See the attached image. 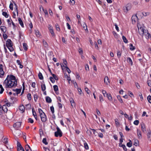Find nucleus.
Here are the masks:
<instances>
[{
  "label": "nucleus",
  "instance_id": "f257e3e1",
  "mask_svg": "<svg viewBox=\"0 0 151 151\" xmlns=\"http://www.w3.org/2000/svg\"><path fill=\"white\" fill-rule=\"evenodd\" d=\"M17 85V80L12 75H8L3 83L4 86L6 89L15 88Z\"/></svg>",
  "mask_w": 151,
  "mask_h": 151
},
{
  "label": "nucleus",
  "instance_id": "f03ea898",
  "mask_svg": "<svg viewBox=\"0 0 151 151\" xmlns=\"http://www.w3.org/2000/svg\"><path fill=\"white\" fill-rule=\"evenodd\" d=\"M137 27L139 34L142 37L144 36L146 39H148L151 37L150 34L147 30L145 29L143 24L142 23L137 22Z\"/></svg>",
  "mask_w": 151,
  "mask_h": 151
},
{
  "label": "nucleus",
  "instance_id": "7ed1b4c3",
  "mask_svg": "<svg viewBox=\"0 0 151 151\" xmlns=\"http://www.w3.org/2000/svg\"><path fill=\"white\" fill-rule=\"evenodd\" d=\"M6 45L7 47L11 52L13 51L14 49L12 47V41L10 39L8 40L6 42Z\"/></svg>",
  "mask_w": 151,
  "mask_h": 151
},
{
  "label": "nucleus",
  "instance_id": "20e7f679",
  "mask_svg": "<svg viewBox=\"0 0 151 151\" xmlns=\"http://www.w3.org/2000/svg\"><path fill=\"white\" fill-rule=\"evenodd\" d=\"M57 131L55 132V135L56 137L59 136L61 137L62 136V133L60 129L58 127L57 128Z\"/></svg>",
  "mask_w": 151,
  "mask_h": 151
},
{
  "label": "nucleus",
  "instance_id": "39448f33",
  "mask_svg": "<svg viewBox=\"0 0 151 151\" xmlns=\"http://www.w3.org/2000/svg\"><path fill=\"white\" fill-rule=\"evenodd\" d=\"M21 122H18L14 123L13 125V127L16 129H18L21 127Z\"/></svg>",
  "mask_w": 151,
  "mask_h": 151
},
{
  "label": "nucleus",
  "instance_id": "423d86ee",
  "mask_svg": "<svg viewBox=\"0 0 151 151\" xmlns=\"http://www.w3.org/2000/svg\"><path fill=\"white\" fill-rule=\"evenodd\" d=\"M137 15V14L136 15H133L132 17V23L133 24H134L138 20V18Z\"/></svg>",
  "mask_w": 151,
  "mask_h": 151
},
{
  "label": "nucleus",
  "instance_id": "0eeeda50",
  "mask_svg": "<svg viewBox=\"0 0 151 151\" xmlns=\"http://www.w3.org/2000/svg\"><path fill=\"white\" fill-rule=\"evenodd\" d=\"M48 29L50 32L51 33L52 36L54 37L55 36V35L54 32L53 27L51 25H49Z\"/></svg>",
  "mask_w": 151,
  "mask_h": 151
},
{
  "label": "nucleus",
  "instance_id": "6e6552de",
  "mask_svg": "<svg viewBox=\"0 0 151 151\" xmlns=\"http://www.w3.org/2000/svg\"><path fill=\"white\" fill-rule=\"evenodd\" d=\"M41 121L43 122H45L47 120L46 116L45 113L40 115Z\"/></svg>",
  "mask_w": 151,
  "mask_h": 151
},
{
  "label": "nucleus",
  "instance_id": "1a4fd4ad",
  "mask_svg": "<svg viewBox=\"0 0 151 151\" xmlns=\"http://www.w3.org/2000/svg\"><path fill=\"white\" fill-rule=\"evenodd\" d=\"M2 67L3 65H0V78L2 77L4 73Z\"/></svg>",
  "mask_w": 151,
  "mask_h": 151
},
{
  "label": "nucleus",
  "instance_id": "9d476101",
  "mask_svg": "<svg viewBox=\"0 0 151 151\" xmlns=\"http://www.w3.org/2000/svg\"><path fill=\"white\" fill-rule=\"evenodd\" d=\"M131 6L130 4H127L126 7L125 9H124L125 12H127L131 8Z\"/></svg>",
  "mask_w": 151,
  "mask_h": 151
},
{
  "label": "nucleus",
  "instance_id": "9b49d317",
  "mask_svg": "<svg viewBox=\"0 0 151 151\" xmlns=\"http://www.w3.org/2000/svg\"><path fill=\"white\" fill-rule=\"evenodd\" d=\"M141 14H142L143 15V16H146L147 15H149L150 13L148 12H143L142 13H141V12H139L137 13V15L138 16H139Z\"/></svg>",
  "mask_w": 151,
  "mask_h": 151
},
{
  "label": "nucleus",
  "instance_id": "f8f14e48",
  "mask_svg": "<svg viewBox=\"0 0 151 151\" xmlns=\"http://www.w3.org/2000/svg\"><path fill=\"white\" fill-rule=\"evenodd\" d=\"M21 89L22 88H17L16 89H13L12 90L13 91L15 92L17 94H18L21 92Z\"/></svg>",
  "mask_w": 151,
  "mask_h": 151
},
{
  "label": "nucleus",
  "instance_id": "ddd939ff",
  "mask_svg": "<svg viewBox=\"0 0 151 151\" xmlns=\"http://www.w3.org/2000/svg\"><path fill=\"white\" fill-rule=\"evenodd\" d=\"M137 133L138 138L139 139H141L142 138V136L141 132L139 130H137Z\"/></svg>",
  "mask_w": 151,
  "mask_h": 151
},
{
  "label": "nucleus",
  "instance_id": "4468645a",
  "mask_svg": "<svg viewBox=\"0 0 151 151\" xmlns=\"http://www.w3.org/2000/svg\"><path fill=\"white\" fill-rule=\"evenodd\" d=\"M19 109L20 110L22 113L24 111L25 108L24 106L23 105H21L19 106Z\"/></svg>",
  "mask_w": 151,
  "mask_h": 151
},
{
  "label": "nucleus",
  "instance_id": "2eb2a0df",
  "mask_svg": "<svg viewBox=\"0 0 151 151\" xmlns=\"http://www.w3.org/2000/svg\"><path fill=\"white\" fill-rule=\"evenodd\" d=\"M141 129L142 131L145 132L146 131V129L145 125L144 124H142L141 125Z\"/></svg>",
  "mask_w": 151,
  "mask_h": 151
},
{
  "label": "nucleus",
  "instance_id": "dca6fc26",
  "mask_svg": "<svg viewBox=\"0 0 151 151\" xmlns=\"http://www.w3.org/2000/svg\"><path fill=\"white\" fill-rule=\"evenodd\" d=\"M0 28L1 30L4 33L6 31V28L4 26H1L0 27Z\"/></svg>",
  "mask_w": 151,
  "mask_h": 151
},
{
  "label": "nucleus",
  "instance_id": "f3484780",
  "mask_svg": "<svg viewBox=\"0 0 151 151\" xmlns=\"http://www.w3.org/2000/svg\"><path fill=\"white\" fill-rule=\"evenodd\" d=\"M104 81L105 83L106 84H108V83H109V79L108 76H106L104 78Z\"/></svg>",
  "mask_w": 151,
  "mask_h": 151
},
{
  "label": "nucleus",
  "instance_id": "a211bd4d",
  "mask_svg": "<svg viewBox=\"0 0 151 151\" xmlns=\"http://www.w3.org/2000/svg\"><path fill=\"white\" fill-rule=\"evenodd\" d=\"M147 138L149 140H151V132L149 131L147 133Z\"/></svg>",
  "mask_w": 151,
  "mask_h": 151
},
{
  "label": "nucleus",
  "instance_id": "6ab92c4d",
  "mask_svg": "<svg viewBox=\"0 0 151 151\" xmlns=\"http://www.w3.org/2000/svg\"><path fill=\"white\" fill-rule=\"evenodd\" d=\"M119 146L121 147H122L124 150L126 151L127 150V149L125 145L122 144V143H119Z\"/></svg>",
  "mask_w": 151,
  "mask_h": 151
},
{
  "label": "nucleus",
  "instance_id": "aec40b11",
  "mask_svg": "<svg viewBox=\"0 0 151 151\" xmlns=\"http://www.w3.org/2000/svg\"><path fill=\"white\" fill-rule=\"evenodd\" d=\"M46 101L48 103H50L52 102L51 99L49 96H47L46 97Z\"/></svg>",
  "mask_w": 151,
  "mask_h": 151
},
{
  "label": "nucleus",
  "instance_id": "412c9836",
  "mask_svg": "<svg viewBox=\"0 0 151 151\" xmlns=\"http://www.w3.org/2000/svg\"><path fill=\"white\" fill-rule=\"evenodd\" d=\"M2 109L3 111H4L5 112H6L7 111V106H6V105H3L2 106Z\"/></svg>",
  "mask_w": 151,
  "mask_h": 151
},
{
  "label": "nucleus",
  "instance_id": "4be33fe9",
  "mask_svg": "<svg viewBox=\"0 0 151 151\" xmlns=\"http://www.w3.org/2000/svg\"><path fill=\"white\" fill-rule=\"evenodd\" d=\"M106 97H107L108 99L110 101L112 100V97L111 94H106Z\"/></svg>",
  "mask_w": 151,
  "mask_h": 151
},
{
  "label": "nucleus",
  "instance_id": "5701e85b",
  "mask_svg": "<svg viewBox=\"0 0 151 151\" xmlns=\"http://www.w3.org/2000/svg\"><path fill=\"white\" fill-rule=\"evenodd\" d=\"M18 21L19 22V23L21 25V26L22 27H24V24L23 23V22L22 21L21 19L20 18H18Z\"/></svg>",
  "mask_w": 151,
  "mask_h": 151
},
{
  "label": "nucleus",
  "instance_id": "b1692460",
  "mask_svg": "<svg viewBox=\"0 0 151 151\" xmlns=\"http://www.w3.org/2000/svg\"><path fill=\"white\" fill-rule=\"evenodd\" d=\"M35 33L37 37H40L41 35V34L38 30H35Z\"/></svg>",
  "mask_w": 151,
  "mask_h": 151
},
{
  "label": "nucleus",
  "instance_id": "393cba45",
  "mask_svg": "<svg viewBox=\"0 0 151 151\" xmlns=\"http://www.w3.org/2000/svg\"><path fill=\"white\" fill-rule=\"evenodd\" d=\"M84 145L85 148L86 150H88L89 149V147L88 145L85 141H84Z\"/></svg>",
  "mask_w": 151,
  "mask_h": 151
},
{
  "label": "nucleus",
  "instance_id": "a878e982",
  "mask_svg": "<svg viewBox=\"0 0 151 151\" xmlns=\"http://www.w3.org/2000/svg\"><path fill=\"white\" fill-rule=\"evenodd\" d=\"M127 61L128 63H129L131 65H132L133 64V63L132 60L130 58H127Z\"/></svg>",
  "mask_w": 151,
  "mask_h": 151
},
{
  "label": "nucleus",
  "instance_id": "bb28decb",
  "mask_svg": "<svg viewBox=\"0 0 151 151\" xmlns=\"http://www.w3.org/2000/svg\"><path fill=\"white\" fill-rule=\"evenodd\" d=\"M42 10L45 14V17H48V12H47V10L46 9H44L43 8H42Z\"/></svg>",
  "mask_w": 151,
  "mask_h": 151
},
{
  "label": "nucleus",
  "instance_id": "cd10ccee",
  "mask_svg": "<svg viewBox=\"0 0 151 151\" xmlns=\"http://www.w3.org/2000/svg\"><path fill=\"white\" fill-rule=\"evenodd\" d=\"M41 86L42 91H45L46 89V86L44 84L42 83Z\"/></svg>",
  "mask_w": 151,
  "mask_h": 151
},
{
  "label": "nucleus",
  "instance_id": "c85d7f7f",
  "mask_svg": "<svg viewBox=\"0 0 151 151\" xmlns=\"http://www.w3.org/2000/svg\"><path fill=\"white\" fill-rule=\"evenodd\" d=\"M32 112L33 115L36 119L37 120V115L36 113V112L33 110V109H32Z\"/></svg>",
  "mask_w": 151,
  "mask_h": 151
},
{
  "label": "nucleus",
  "instance_id": "c756f323",
  "mask_svg": "<svg viewBox=\"0 0 151 151\" xmlns=\"http://www.w3.org/2000/svg\"><path fill=\"white\" fill-rule=\"evenodd\" d=\"M51 75H52V77L54 78V80L55 79L56 80H58V78L56 75L54 74H52V73H51Z\"/></svg>",
  "mask_w": 151,
  "mask_h": 151
},
{
  "label": "nucleus",
  "instance_id": "7c9ffc66",
  "mask_svg": "<svg viewBox=\"0 0 151 151\" xmlns=\"http://www.w3.org/2000/svg\"><path fill=\"white\" fill-rule=\"evenodd\" d=\"M23 45L24 50H27L28 49L27 44L26 43H23Z\"/></svg>",
  "mask_w": 151,
  "mask_h": 151
},
{
  "label": "nucleus",
  "instance_id": "2f4dec72",
  "mask_svg": "<svg viewBox=\"0 0 151 151\" xmlns=\"http://www.w3.org/2000/svg\"><path fill=\"white\" fill-rule=\"evenodd\" d=\"M38 76L39 79L40 80H42L43 78L42 75V73L40 72L38 74Z\"/></svg>",
  "mask_w": 151,
  "mask_h": 151
},
{
  "label": "nucleus",
  "instance_id": "473e14b6",
  "mask_svg": "<svg viewBox=\"0 0 151 151\" xmlns=\"http://www.w3.org/2000/svg\"><path fill=\"white\" fill-rule=\"evenodd\" d=\"M4 90V89L2 85L0 84V93H2Z\"/></svg>",
  "mask_w": 151,
  "mask_h": 151
},
{
  "label": "nucleus",
  "instance_id": "72a5a7b5",
  "mask_svg": "<svg viewBox=\"0 0 151 151\" xmlns=\"http://www.w3.org/2000/svg\"><path fill=\"white\" fill-rule=\"evenodd\" d=\"M25 149L27 151H28V150H29V149H30V151H31V150L30 147L28 145H26L25 146Z\"/></svg>",
  "mask_w": 151,
  "mask_h": 151
},
{
  "label": "nucleus",
  "instance_id": "f704fd0d",
  "mask_svg": "<svg viewBox=\"0 0 151 151\" xmlns=\"http://www.w3.org/2000/svg\"><path fill=\"white\" fill-rule=\"evenodd\" d=\"M70 101L71 103V106H73L74 105H75L74 101L72 98L70 99Z\"/></svg>",
  "mask_w": 151,
  "mask_h": 151
},
{
  "label": "nucleus",
  "instance_id": "c9c22d12",
  "mask_svg": "<svg viewBox=\"0 0 151 151\" xmlns=\"http://www.w3.org/2000/svg\"><path fill=\"white\" fill-rule=\"evenodd\" d=\"M8 139L7 138H5L4 139L3 142L5 144H6L8 143Z\"/></svg>",
  "mask_w": 151,
  "mask_h": 151
},
{
  "label": "nucleus",
  "instance_id": "e433bc0d",
  "mask_svg": "<svg viewBox=\"0 0 151 151\" xmlns=\"http://www.w3.org/2000/svg\"><path fill=\"white\" fill-rule=\"evenodd\" d=\"M122 39L124 42L127 43L128 42V40L124 36H122Z\"/></svg>",
  "mask_w": 151,
  "mask_h": 151
},
{
  "label": "nucleus",
  "instance_id": "4c0bfd02",
  "mask_svg": "<svg viewBox=\"0 0 151 151\" xmlns=\"http://www.w3.org/2000/svg\"><path fill=\"white\" fill-rule=\"evenodd\" d=\"M117 98L119 100V101L121 103H122L123 102V100H122V98H121L120 96L119 95L117 96Z\"/></svg>",
  "mask_w": 151,
  "mask_h": 151
},
{
  "label": "nucleus",
  "instance_id": "58836bf2",
  "mask_svg": "<svg viewBox=\"0 0 151 151\" xmlns=\"http://www.w3.org/2000/svg\"><path fill=\"white\" fill-rule=\"evenodd\" d=\"M42 42L44 47H47L48 46V44L46 41L44 40H43Z\"/></svg>",
  "mask_w": 151,
  "mask_h": 151
},
{
  "label": "nucleus",
  "instance_id": "ea45409f",
  "mask_svg": "<svg viewBox=\"0 0 151 151\" xmlns=\"http://www.w3.org/2000/svg\"><path fill=\"white\" fill-rule=\"evenodd\" d=\"M53 87L54 90L55 91V92L57 91L58 90V87L57 85H55L54 86H53Z\"/></svg>",
  "mask_w": 151,
  "mask_h": 151
},
{
  "label": "nucleus",
  "instance_id": "a19ab883",
  "mask_svg": "<svg viewBox=\"0 0 151 151\" xmlns=\"http://www.w3.org/2000/svg\"><path fill=\"white\" fill-rule=\"evenodd\" d=\"M73 83L75 88H77L78 87V85L75 81H73Z\"/></svg>",
  "mask_w": 151,
  "mask_h": 151
},
{
  "label": "nucleus",
  "instance_id": "79ce46f5",
  "mask_svg": "<svg viewBox=\"0 0 151 151\" xmlns=\"http://www.w3.org/2000/svg\"><path fill=\"white\" fill-rule=\"evenodd\" d=\"M77 88L78 90V93L79 95H81L82 93V91L81 89L80 88H79L78 87Z\"/></svg>",
  "mask_w": 151,
  "mask_h": 151
},
{
  "label": "nucleus",
  "instance_id": "37998d69",
  "mask_svg": "<svg viewBox=\"0 0 151 151\" xmlns=\"http://www.w3.org/2000/svg\"><path fill=\"white\" fill-rule=\"evenodd\" d=\"M117 56L118 58H119L121 55V52L119 51H118L117 52Z\"/></svg>",
  "mask_w": 151,
  "mask_h": 151
},
{
  "label": "nucleus",
  "instance_id": "c03bdc74",
  "mask_svg": "<svg viewBox=\"0 0 151 151\" xmlns=\"http://www.w3.org/2000/svg\"><path fill=\"white\" fill-rule=\"evenodd\" d=\"M42 142L45 145H47L48 144L47 142L46 139L45 138H44L42 140Z\"/></svg>",
  "mask_w": 151,
  "mask_h": 151
},
{
  "label": "nucleus",
  "instance_id": "a18cd8bd",
  "mask_svg": "<svg viewBox=\"0 0 151 151\" xmlns=\"http://www.w3.org/2000/svg\"><path fill=\"white\" fill-rule=\"evenodd\" d=\"M2 15L6 18H8L9 16L7 13L5 12H2Z\"/></svg>",
  "mask_w": 151,
  "mask_h": 151
},
{
  "label": "nucleus",
  "instance_id": "49530a36",
  "mask_svg": "<svg viewBox=\"0 0 151 151\" xmlns=\"http://www.w3.org/2000/svg\"><path fill=\"white\" fill-rule=\"evenodd\" d=\"M65 76L67 78V80L68 81L69 83H70L69 81L71 80L70 77L69 76H68L67 74L65 75Z\"/></svg>",
  "mask_w": 151,
  "mask_h": 151
},
{
  "label": "nucleus",
  "instance_id": "de8ad7c7",
  "mask_svg": "<svg viewBox=\"0 0 151 151\" xmlns=\"http://www.w3.org/2000/svg\"><path fill=\"white\" fill-rule=\"evenodd\" d=\"M85 90L86 92L87 93H88V94H89L90 91L87 87H85Z\"/></svg>",
  "mask_w": 151,
  "mask_h": 151
},
{
  "label": "nucleus",
  "instance_id": "09e8293b",
  "mask_svg": "<svg viewBox=\"0 0 151 151\" xmlns=\"http://www.w3.org/2000/svg\"><path fill=\"white\" fill-rule=\"evenodd\" d=\"M38 110L40 115L44 113L41 109H39Z\"/></svg>",
  "mask_w": 151,
  "mask_h": 151
},
{
  "label": "nucleus",
  "instance_id": "8fccbe9b",
  "mask_svg": "<svg viewBox=\"0 0 151 151\" xmlns=\"http://www.w3.org/2000/svg\"><path fill=\"white\" fill-rule=\"evenodd\" d=\"M27 96L28 99L29 100H30L31 99V95L30 93H28Z\"/></svg>",
  "mask_w": 151,
  "mask_h": 151
},
{
  "label": "nucleus",
  "instance_id": "3c124183",
  "mask_svg": "<svg viewBox=\"0 0 151 151\" xmlns=\"http://www.w3.org/2000/svg\"><path fill=\"white\" fill-rule=\"evenodd\" d=\"M50 79L52 83H53L55 82V80L52 77H50Z\"/></svg>",
  "mask_w": 151,
  "mask_h": 151
},
{
  "label": "nucleus",
  "instance_id": "603ef678",
  "mask_svg": "<svg viewBox=\"0 0 151 151\" xmlns=\"http://www.w3.org/2000/svg\"><path fill=\"white\" fill-rule=\"evenodd\" d=\"M63 64H64V65H65V67L67 66V62L66 60L65 59H63Z\"/></svg>",
  "mask_w": 151,
  "mask_h": 151
},
{
  "label": "nucleus",
  "instance_id": "864d4df0",
  "mask_svg": "<svg viewBox=\"0 0 151 151\" xmlns=\"http://www.w3.org/2000/svg\"><path fill=\"white\" fill-rule=\"evenodd\" d=\"M99 100L101 102H102V101H103L104 100L103 98V96L101 95H99Z\"/></svg>",
  "mask_w": 151,
  "mask_h": 151
},
{
  "label": "nucleus",
  "instance_id": "5fc2aeb1",
  "mask_svg": "<svg viewBox=\"0 0 151 151\" xmlns=\"http://www.w3.org/2000/svg\"><path fill=\"white\" fill-rule=\"evenodd\" d=\"M147 99L148 101V102L150 103H151V96H148L147 97Z\"/></svg>",
  "mask_w": 151,
  "mask_h": 151
},
{
  "label": "nucleus",
  "instance_id": "6e6d98bb",
  "mask_svg": "<svg viewBox=\"0 0 151 151\" xmlns=\"http://www.w3.org/2000/svg\"><path fill=\"white\" fill-rule=\"evenodd\" d=\"M139 141L137 140H135L134 143V145L136 146H137L138 144Z\"/></svg>",
  "mask_w": 151,
  "mask_h": 151
},
{
  "label": "nucleus",
  "instance_id": "4d7b16f0",
  "mask_svg": "<svg viewBox=\"0 0 151 151\" xmlns=\"http://www.w3.org/2000/svg\"><path fill=\"white\" fill-rule=\"evenodd\" d=\"M83 27L85 29V30H87V27L86 24L84 23L83 24Z\"/></svg>",
  "mask_w": 151,
  "mask_h": 151
},
{
  "label": "nucleus",
  "instance_id": "13d9d810",
  "mask_svg": "<svg viewBox=\"0 0 151 151\" xmlns=\"http://www.w3.org/2000/svg\"><path fill=\"white\" fill-rule=\"evenodd\" d=\"M28 122L31 123H33L34 122V121L31 118H29L28 119Z\"/></svg>",
  "mask_w": 151,
  "mask_h": 151
},
{
  "label": "nucleus",
  "instance_id": "bf43d9fd",
  "mask_svg": "<svg viewBox=\"0 0 151 151\" xmlns=\"http://www.w3.org/2000/svg\"><path fill=\"white\" fill-rule=\"evenodd\" d=\"M34 97L35 101H36L38 98V96L37 94H35L34 96Z\"/></svg>",
  "mask_w": 151,
  "mask_h": 151
},
{
  "label": "nucleus",
  "instance_id": "052dcab7",
  "mask_svg": "<svg viewBox=\"0 0 151 151\" xmlns=\"http://www.w3.org/2000/svg\"><path fill=\"white\" fill-rule=\"evenodd\" d=\"M139 123V121L138 120H135L134 122V124L136 125H138V124Z\"/></svg>",
  "mask_w": 151,
  "mask_h": 151
},
{
  "label": "nucleus",
  "instance_id": "680f3d73",
  "mask_svg": "<svg viewBox=\"0 0 151 151\" xmlns=\"http://www.w3.org/2000/svg\"><path fill=\"white\" fill-rule=\"evenodd\" d=\"M9 7L11 10H13V4L12 3H10Z\"/></svg>",
  "mask_w": 151,
  "mask_h": 151
},
{
  "label": "nucleus",
  "instance_id": "e2e57ef3",
  "mask_svg": "<svg viewBox=\"0 0 151 151\" xmlns=\"http://www.w3.org/2000/svg\"><path fill=\"white\" fill-rule=\"evenodd\" d=\"M56 29L57 31H60V28L59 25L58 24H56L55 26Z\"/></svg>",
  "mask_w": 151,
  "mask_h": 151
},
{
  "label": "nucleus",
  "instance_id": "0e129e2a",
  "mask_svg": "<svg viewBox=\"0 0 151 151\" xmlns=\"http://www.w3.org/2000/svg\"><path fill=\"white\" fill-rule=\"evenodd\" d=\"M50 109L52 113H53L54 112V108L53 106H52L50 107Z\"/></svg>",
  "mask_w": 151,
  "mask_h": 151
},
{
  "label": "nucleus",
  "instance_id": "69168bd1",
  "mask_svg": "<svg viewBox=\"0 0 151 151\" xmlns=\"http://www.w3.org/2000/svg\"><path fill=\"white\" fill-rule=\"evenodd\" d=\"M65 68H66V70L68 72L70 73L71 72V70H70L68 68L67 66H65Z\"/></svg>",
  "mask_w": 151,
  "mask_h": 151
},
{
  "label": "nucleus",
  "instance_id": "338daca9",
  "mask_svg": "<svg viewBox=\"0 0 151 151\" xmlns=\"http://www.w3.org/2000/svg\"><path fill=\"white\" fill-rule=\"evenodd\" d=\"M127 145L129 147H131L132 146V143L128 142L127 143Z\"/></svg>",
  "mask_w": 151,
  "mask_h": 151
},
{
  "label": "nucleus",
  "instance_id": "774afa93",
  "mask_svg": "<svg viewBox=\"0 0 151 151\" xmlns=\"http://www.w3.org/2000/svg\"><path fill=\"white\" fill-rule=\"evenodd\" d=\"M18 151H24L23 148H21V147H17Z\"/></svg>",
  "mask_w": 151,
  "mask_h": 151
}]
</instances>
